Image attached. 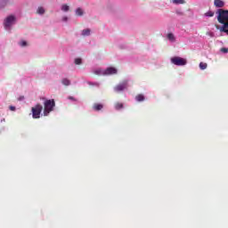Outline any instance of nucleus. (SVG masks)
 Wrapping results in <instances>:
<instances>
[{
    "label": "nucleus",
    "mask_w": 228,
    "mask_h": 228,
    "mask_svg": "<svg viewBox=\"0 0 228 228\" xmlns=\"http://www.w3.org/2000/svg\"><path fill=\"white\" fill-rule=\"evenodd\" d=\"M217 20L223 26L219 28V31L228 35V10L218 9Z\"/></svg>",
    "instance_id": "1"
},
{
    "label": "nucleus",
    "mask_w": 228,
    "mask_h": 228,
    "mask_svg": "<svg viewBox=\"0 0 228 228\" xmlns=\"http://www.w3.org/2000/svg\"><path fill=\"white\" fill-rule=\"evenodd\" d=\"M54 106H56V102H54V99L45 101L44 111H43L44 117H48L49 113L54 110Z\"/></svg>",
    "instance_id": "2"
},
{
    "label": "nucleus",
    "mask_w": 228,
    "mask_h": 228,
    "mask_svg": "<svg viewBox=\"0 0 228 228\" xmlns=\"http://www.w3.org/2000/svg\"><path fill=\"white\" fill-rule=\"evenodd\" d=\"M42 110H44V107L40 103H37L34 107H32V109H31L32 118H40Z\"/></svg>",
    "instance_id": "3"
},
{
    "label": "nucleus",
    "mask_w": 228,
    "mask_h": 228,
    "mask_svg": "<svg viewBox=\"0 0 228 228\" xmlns=\"http://www.w3.org/2000/svg\"><path fill=\"white\" fill-rule=\"evenodd\" d=\"M171 63H173L174 65H176L178 67H183V66L186 65V63H188V61H186V59H183L182 57H173V58H171Z\"/></svg>",
    "instance_id": "4"
},
{
    "label": "nucleus",
    "mask_w": 228,
    "mask_h": 228,
    "mask_svg": "<svg viewBox=\"0 0 228 228\" xmlns=\"http://www.w3.org/2000/svg\"><path fill=\"white\" fill-rule=\"evenodd\" d=\"M15 20H16L15 16L13 15L8 16L4 21L5 29H8V28H12V26H13V24L15 23Z\"/></svg>",
    "instance_id": "5"
},
{
    "label": "nucleus",
    "mask_w": 228,
    "mask_h": 228,
    "mask_svg": "<svg viewBox=\"0 0 228 228\" xmlns=\"http://www.w3.org/2000/svg\"><path fill=\"white\" fill-rule=\"evenodd\" d=\"M127 88V80H124L114 87L115 92H124Z\"/></svg>",
    "instance_id": "6"
},
{
    "label": "nucleus",
    "mask_w": 228,
    "mask_h": 228,
    "mask_svg": "<svg viewBox=\"0 0 228 228\" xmlns=\"http://www.w3.org/2000/svg\"><path fill=\"white\" fill-rule=\"evenodd\" d=\"M117 72H118V70L116 68L110 67L104 70L103 74H104V76H111L113 74H117Z\"/></svg>",
    "instance_id": "7"
},
{
    "label": "nucleus",
    "mask_w": 228,
    "mask_h": 228,
    "mask_svg": "<svg viewBox=\"0 0 228 228\" xmlns=\"http://www.w3.org/2000/svg\"><path fill=\"white\" fill-rule=\"evenodd\" d=\"M214 5L216 8H224V6H225V2L222 0H214Z\"/></svg>",
    "instance_id": "8"
},
{
    "label": "nucleus",
    "mask_w": 228,
    "mask_h": 228,
    "mask_svg": "<svg viewBox=\"0 0 228 228\" xmlns=\"http://www.w3.org/2000/svg\"><path fill=\"white\" fill-rule=\"evenodd\" d=\"M93 108H94V111H101V110H102V108H104V106L101 103H94Z\"/></svg>",
    "instance_id": "9"
},
{
    "label": "nucleus",
    "mask_w": 228,
    "mask_h": 228,
    "mask_svg": "<svg viewBox=\"0 0 228 228\" xmlns=\"http://www.w3.org/2000/svg\"><path fill=\"white\" fill-rule=\"evenodd\" d=\"M135 101H137V102H143V101H145V96L143 94H137L135 96Z\"/></svg>",
    "instance_id": "10"
},
{
    "label": "nucleus",
    "mask_w": 228,
    "mask_h": 228,
    "mask_svg": "<svg viewBox=\"0 0 228 228\" xmlns=\"http://www.w3.org/2000/svg\"><path fill=\"white\" fill-rule=\"evenodd\" d=\"M115 110H122L124 108V103L122 102H116L114 105Z\"/></svg>",
    "instance_id": "11"
},
{
    "label": "nucleus",
    "mask_w": 228,
    "mask_h": 228,
    "mask_svg": "<svg viewBox=\"0 0 228 228\" xmlns=\"http://www.w3.org/2000/svg\"><path fill=\"white\" fill-rule=\"evenodd\" d=\"M37 13H38L39 15H44L45 13V10L44 9V7H38Z\"/></svg>",
    "instance_id": "12"
},
{
    "label": "nucleus",
    "mask_w": 228,
    "mask_h": 228,
    "mask_svg": "<svg viewBox=\"0 0 228 228\" xmlns=\"http://www.w3.org/2000/svg\"><path fill=\"white\" fill-rule=\"evenodd\" d=\"M200 69L201 70H206V69H208V63H206V62H200Z\"/></svg>",
    "instance_id": "13"
},
{
    "label": "nucleus",
    "mask_w": 228,
    "mask_h": 228,
    "mask_svg": "<svg viewBox=\"0 0 228 228\" xmlns=\"http://www.w3.org/2000/svg\"><path fill=\"white\" fill-rule=\"evenodd\" d=\"M61 83L64 85V86H69L70 85L69 78H62Z\"/></svg>",
    "instance_id": "14"
},
{
    "label": "nucleus",
    "mask_w": 228,
    "mask_h": 228,
    "mask_svg": "<svg viewBox=\"0 0 228 228\" xmlns=\"http://www.w3.org/2000/svg\"><path fill=\"white\" fill-rule=\"evenodd\" d=\"M167 38H168V40H170L171 42H175V37L174 34H172V33L167 34Z\"/></svg>",
    "instance_id": "15"
},
{
    "label": "nucleus",
    "mask_w": 228,
    "mask_h": 228,
    "mask_svg": "<svg viewBox=\"0 0 228 228\" xmlns=\"http://www.w3.org/2000/svg\"><path fill=\"white\" fill-rule=\"evenodd\" d=\"M83 13H85V12H83V9L77 8V9L76 10V15H78L79 17H81V16L83 15Z\"/></svg>",
    "instance_id": "16"
},
{
    "label": "nucleus",
    "mask_w": 228,
    "mask_h": 228,
    "mask_svg": "<svg viewBox=\"0 0 228 228\" xmlns=\"http://www.w3.org/2000/svg\"><path fill=\"white\" fill-rule=\"evenodd\" d=\"M82 35H83V37H88V36H90V29H89V28L84 29V30L82 31Z\"/></svg>",
    "instance_id": "17"
},
{
    "label": "nucleus",
    "mask_w": 228,
    "mask_h": 228,
    "mask_svg": "<svg viewBox=\"0 0 228 228\" xmlns=\"http://www.w3.org/2000/svg\"><path fill=\"white\" fill-rule=\"evenodd\" d=\"M174 4H184V0H173Z\"/></svg>",
    "instance_id": "18"
},
{
    "label": "nucleus",
    "mask_w": 228,
    "mask_h": 228,
    "mask_svg": "<svg viewBox=\"0 0 228 228\" xmlns=\"http://www.w3.org/2000/svg\"><path fill=\"white\" fill-rule=\"evenodd\" d=\"M61 10H62V12H69V5H67V4H63V5L61 6Z\"/></svg>",
    "instance_id": "19"
},
{
    "label": "nucleus",
    "mask_w": 228,
    "mask_h": 228,
    "mask_svg": "<svg viewBox=\"0 0 228 228\" xmlns=\"http://www.w3.org/2000/svg\"><path fill=\"white\" fill-rule=\"evenodd\" d=\"M81 63H82L81 58L75 59V65H81Z\"/></svg>",
    "instance_id": "20"
},
{
    "label": "nucleus",
    "mask_w": 228,
    "mask_h": 228,
    "mask_svg": "<svg viewBox=\"0 0 228 228\" xmlns=\"http://www.w3.org/2000/svg\"><path fill=\"white\" fill-rule=\"evenodd\" d=\"M214 15H215V12H211V11L206 12V16H207V17H213Z\"/></svg>",
    "instance_id": "21"
},
{
    "label": "nucleus",
    "mask_w": 228,
    "mask_h": 228,
    "mask_svg": "<svg viewBox=\"0 0 228 228\" xmlns=\"http://www.w3.org/2000/svg\"><path fill=\"white\" fill-rule=\"evenodd\" d=\"M20 45H21V47H26V45H28V43L26 41H22L20 43Z\"/></svg>",
    "instance_id": "22"
},
{
    "label": "nucleus",
    "mask_w": 228,
    "mask_h": 228,
    "mask_svg": "<svg viewBox=\"0 0 228 228\" xmlns=\"http://www.w3.org/2000/svg\"><path fill=\"white\" fill-rule=\"evenodd\" d=\"M9 110H11V111H15V110H16V108H15V106H9Z\"/></svg>",
    "instance_id": "23"
},
{
    "label": "nucleus",
    "mask_w": 228,
    "mask_h": 228,
    "mask_svg": "<svg viewBox=\"0 0 228 228\" xmlns=\"http://www.w3.org/2000/svg\"><path fill=\"white\" fill-rule=\"evenodd\" d=\"M221 53H228V48H222Z\"/></svg>",
    "instance_id": "24"
},
{
    "label": "nucleus",
    "mask_w": 228,
    "mask_h": 228,
    "mask_svg": "<svg viewBox=\"0 0 228 228\" xmlns=\"http://www.w3.org/2000/svg\"><path fill=\"white\" fill-rule=\"evenodd\" d=\"M69 99L70 101H75V100H74V97H72V96H69Z\"/></svg>",
    "instance_id": "25"
},
{
    "label": "nucleus",
    "mask_w": 228,
    "mask_h": 228,
    "mask_svg": "<svg viewBox=\"0 0 228 228\" xmlns=\"http://www.w3.org/2000/svg\"><path fill=\"white\" fill-rule=\"evenodd\" d=\"M63 20H67V17L63 18Z\"/></svg>",
    "instance_id": "26"
},
{
    "label": "nucleus",
    "mask_w": 228,
    "mask_h": 228,
    "mask_svg": "<svg viewBox=\"0 0 228 228\" xmlns=\"http://www.w3.org/2000/svg\"><path fill=\"white\" fill-rule=\"evenodd\" d=\"M22 99H24V97L20 98V101H22Z\"/></svg>",
    "instance_id": "27"
}]
</instances>
